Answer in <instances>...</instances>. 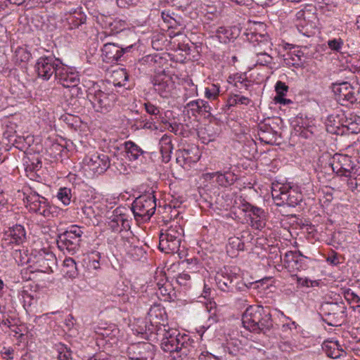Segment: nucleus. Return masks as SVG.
Segmentation results:
<instances>
[{
    "mask_svg": "<svg viewBox=\"0 0 360 360\" xmlns=\"http://www.w3.org/2000/svg\"><path fill=\"white\" fill-rule=\"evenodd\" d=\"M311 13L308 11H304V10H300L298 12H297L296 15H295V17H296V20H298V21H300V24H297V26H304V25L301 22L302 20H304V21H306L307 19L309 18V15H310Z\"/></svg>",
    "mask_w": 360,
    "mask_h": 360,
    "instance_id": "48",
    "label": "nucleus"
},
{
    "mask_svg": "<svg viewBox=\"0 0 360 360\" xmlns=\"http://www.w3.org/2000/svg\"><path fill=\"white\" fill-rule=\"evenodd\" d=\"M137 0H117V4L120 7H125L126 5L135 4Z\"/></svg>",
    "mask_w": 360,
    "mask_h": 360,
    "instance_id": "58",
    "label": "nucleus"
},
{
    "mask_svg": "<svg viewBox=\"0 0 360 360\" xmlns=\"http://www.w3.org/2000/svg\"><path fill=\"white\" fill-rule=\"evenodd\" d=\"M190 338L187 335H181L176 330H166L161 342L162 349L167 352H176L179 357L186 356L192 347Z\"/></svg>",
    "mask_w": 360,
    "mask_h": 360,
    "instance_id": "1",
    "label": "nucleus"
},
{
    "mask_svg": "<svg viewBox=\"0 0 360 360\" xmlns=\"http://www.w3.org/2000/svg\"><path fill=\"white\" fill-rule=\"evenodd\" d=\"M257 59L256 63L259 65H268L271 63L273 60V58L267 53V51L261 55L257 56Z\"/></svg>",
    "mask_w": 360,
    "mask_h": 360,
    "instance_id": "41",
    "label": "nucleus"
},
{
    "mask_svg": "<svg viewBox=\"0 0 360 360\" xmlns=\"http://www.w3.org/2000/svg\"><path fill=\"white\" fill-rule=\"evenodd\" d=\"M127 354L130 360H153L154 345L149 342H138L129 345Z\"/></svg>",
    "mask_w": 360,
    "mask_h": 360,
    "instance_id": "12",
    "label": "nucleus"
},
{
    "mask_svg": "<svg viewBox=\"0 0 360 360\" xmlns=\"http://www.w3.org/2000/svg\"><path fill=\"white\" fill-rule=\"evenodd\" d=\"M134 330H135L139 334H144L147 331V326L146 324L143 321H141V325L139 326V328H134Z\"/></svg>",
    "mask_w": 360,
    "mask_h": 360,
    "instance_id": "61",
    "label": "nucleus"
},
{
    "mask_svg": "<svg viewBox=\"0 0 360 360\" xmlns=\"http://www.w3.org/2000/svg\"><path fill=\"white\" fill-rule=\"evenodd\" d=\"M118 222H120L121 231L123 229L127 230L130 228L129 220L122 215L118 216Z\"/></svg>",
    "mask_w": 360,
    "mask_h": 360,
    "instance_id": "53",
    "label": "nucleus"
},
{
    "mask_svg": "<svg viewBox=\"0 0 360 360\" xmlns=\"http://www.w3.org/2000/svg\"><path fill=\"white\" fill-rule=\"evenodd\" d=\"M257 136L260 141L266 144L274 145L276 143L278 137L280 136L269 124H263L259 125Z\"/></svg>",
    "mask_w": 360,
    "mask_h": 360,
    "instance_id": "19",
    "label": "nucleus"
},
{
    "mask_svg": "<svg viewBox=\"0 0 360 360\" xmlns=\"http://www.w3.org/2000/svg\"><path fill=\"white\" fill-rule=\"evenodd\" d=\"M344 42L341 38L333 39L328 41V47L334 51L340 52Z\"/></svg>",
    "mask_w": 360,
    "mask_h": 360,
    "instance_id": "40",
    "label": "nucleus"
},
{
    "mask_svg": "<svg viewBox=\"0 0 360 360\" xmlns=\"http://www.w3.org/2000/svg\"><path fill=\"white\" fill-rule=\"evenodd\" d=\"M57 198L64 205H70L72 198L71 189L67 187L60 188L58 192Z\"/></svg>",
    "mask_w": 360,
    "mask_h": 360,
    "instance_id": "35",
    "label": "nucleus"
},
{
    "mask_svg": "<svg viewBox=\"0 0 360 360\" xmlns=\"http://www.w3.org/2000/svg\"><path fill=\"white\" fill-rule=\"evenodd\" d=\"M281 202H276L278 206L287 205L295 207L302 200L301 193L295 192L294 190H286L285 188H281Z\"/></svg>",
    "mask_w": 360,
    "mask_h": 360,
    "instance_id": "20",
    "label": "nucleus"
},
{
    "mask_svg": "<svg viewBox=\"0 0 360 360\" xmlns=\"http://www.w3.org/2000/svg\"><path fill=\"white\" fill-rule=\"evenodd\" d=\"M82 228L76 225L71 226L65 231L58 236L56 243L60 250L64 253L74 255L80 248Z\"/></svg>",
    "mask_w": 360,
    "mask_h": 360,
    "instance_id": "4",
    "label": "nucleus"
},
{
    "mask_svg": "<svg viewBox=\"0 0 360 360\" xmlns=\"http://www.w3.org/2000/svg\"><path fill=\"white\" fill-rule=\"evenodd\" d=\"M215 175L217 176V181L218 184L224 187L233 184L236 180L235 174L229 172L224 173L217 172Z\"/></svg>",
    "mask_w": 360,
    "mask_h": 360,
    "instance_id": "31",
    "label": "nucleus"
},
{
    "mask_svg": "<svg viewBox=\"0 0 360 360\" xmlns=\"http://www.w3.org/2000/svg\"><path fill=\"white\" fill-rule=\"evenodd\" d=\"M87 98L97 112H109L115 105L117 99L116 94L108 90L101 89L98 84H94L87 90Z\"/></svg>",
    "mask_w": 360,
    "mask_h": 360,
    "instance_id": "2",
    "label": "nucleus"
},
{
    "mask_svg": "<svg viewBox=\"0 0 360 360\" xmlns=\"http://www.w3.org/2000/svg\"><path fill=\"white\" fill-rule=\"evenodd\" d=\"M167 4L180 9H185L191 4V0H167Z\"/></svg>",
    "mask_w": 360,
    "mask_h": 360,
    "instance_id": "43",
    "label": "nucleus"
},
{
    "mask_svg": "<svg viewBox=\"0 0 360 360\" xmlns=\"http://www.w3.org/2000/svg\"><path fill=\"white\" fill-rule=\"evenodd\" d=\"M108 225L113 231H121L120 222H118V216H115L111 219Z\"/></svg>",
    "mask_w": 360,
    "mask_h": 360,
    "instance_id": "50",
    "label": "nucleus"
},
{
    "mask_svg": "<svg viewBox=\"0 0 360 360\" xmlns=\"http://www.w3.org/2000/svg\"><path fill=\"white\" fill-rule=\"evenodd\" d=\"M245 234L249 235L248 231H243L241 238L233 236L229 238L226 252L231 257H236L239 251L244 250L245 244L242 238L245 237Z\"/></svg>",
    "mask_w": 360,
    "mask_h": 360,
    "instance_id": "25",
    "label": "nucleus"
},
{
    "mask_svg": "<svg viewBox=\"0 0 360 360\" xmlns=\"http://www.w3.org/2000/svg\"><path fill=\"white\" fill-rule=\"evenodd\" d=\"M322 349L326 355L332 359H339L343 353L345 354L342 345L338 340H326L322 345Z\"/></svg>",
    "mask_w": 360,
    "mask_h": 360,
    "instance_id": "23",
    "label": "nucleus"
},
{
    "mask_svg": "<svg viewBox=\"0 0 360 360\" xmlns=\"http://www.w3.org/2000/svg\"><path fill=\"white\" fill-rule=\"evenodd\" d=\"M86 15L81 10H75L66 18L68 29L73 30L78 28L80 25L86 22Z\"/></svg>",
    "mask_w": 360,
    "mask_h": 360,
    "instance_id": "26",
    "label": "nucleus"
},
{
    "mask_svg": "<svg viewBox=\"0 0 360 360\" xmlns=\"http://www.w3.org/2000/svg\"><path fill=\"white\" fill-rule=\"evenodd\" d=\"M321 314L323 321L331 326H340L346 320L347 307L343 302H328L321 304Z\"/></svg>",
    "mask_w": 360,
    "mask_h": 360,
    "instance_id": "6",
    "label": "nucleus"
},
{
    "mask_svg": "<svg viewBox=\"0 0 360 360\" xmlns=\"http://www.w3.org/2000/svg\"><path fill=\"white\" fill-rule=\"evenodd\" d=\"M144 107L147 113L151 115H154L155 118H158V116L160 117V110L158 107L155 106L150 102L145 103Z\"/></svg>",
    "mask_w": 360,
    "mask_h": 360,
    "instance_id": "42",
    "label": "nucleus"
},
{
    "mask_svg": "<svg viewBox=\"0 0 360 360\" xmlns=\"http://www.w3.org/2000/svg\"><path fill=\"white\" fill-rule=\"evenodd\" d=\"M206 308L210 314L208 320L210 322V323L218 322L219 319V316L217 313V310L216 303L210 302L209 304L206 306Z\"/></svg>",
    "mask_w": 360,
    "mask_h": 360,
    "instance_id": "37",
    "label": "nucleus"
},
{
    "mask_svg": "<svg viewBox=\"0 0 360 360\" xmlns=\"http://www.w3.org/2000/svg\"><path fill=\"white\" fill-rule=\"evenodd\" d=\"M173 149V146H166V147H160V151L162 154V161L164 162H168L170 160V154Z\"/></svg>",
    "mask_w": 360,
    "mask_h": 360,
    "instance_id": "45",
    "label": "nucleus"
},
{
    "mask_svg": "<svg viewBox=\"0 0 360 360\" xmlns=\"http://www.w3.org/2000/svg\"><path fill=\"white\" fill-rule=\"evenodd\" d=\"M58 72H56L55 79H56L64 87L69 88L75 86L79 82L78 73L70 68L65 65L60 61Z\"/></svg>",
    "mask_w": 360,
    "mask_h": 360,
    "instance_id": "14",
    "label": "nucleus"
},
{
    "mask_svg": "<svg viewBox=\"0 0 360 360\" xmlns=\"http://www.w3.org/2000/svg\"><path fill=\"white\" fill-rule=\"evenodd\" d=\"M6 238L4 240L6 241L10 240V243H15L17 245L22 244L26 239V232L24 227L20 224H16L13 227H10L4 233Z\"/></svg>",
    "mask_w": 360,
    "mask_h": 360,
    "instance_id": "21",
    "label": "nucleus"
},
{
    "mask_svg": "<svg viewBox=\"0 0 360 360\" xmlns=\"http://www.w3.org/2000/svg\"><path fill=\"white\" fill-rule=\"evenodd\" d=\"M342 293L345 300L349 303L354 302L358 304L360 303V297H359L350 288L344 289Z\"/></svg>",
    "mask_w": 360,
    "mask_h": 360,
    "instance_id": "39",
    "label": "nucleus"
},
{
    "mask_svg": "<svg viewBox=\"0 0 360 360\" xmlns=\"http://www.w3.org/2000/svg\"><path fill=\"white\" fill-rule=\"evenodd\" d=\"M200 104H201L200 112H205L211 114L212 108L207 101L201 100Z\"/></svg>",
    "mask_w": 360,
    "mask_h": 360,
    "instance_id": "56",
    "label": "nucleus"
},
{
    "mask_svg": "<svg viewBox=\"0 0 360 360\" xmlns=\"http://www.w3.org/2000/svg\"><path fill=\"white\" fill-rule=\"evenodd\" d=\"M205 94L206 98L210 100H215L219 94V86L216 84H212L210 87L205 89Z\"/></svg>",
    "mask_w": 360,
    "mask_h": 360,
    "instance_id": "38",
    "label": "nucleus"
},
{
    "mask_svg": "<svg viewBox=\"0 0 360 360\" xmlns=\"http://www.w3.org/2000/svg\"><path fill=\"white\" fill-rule=\"evenodd\" d=\"M268 308H264L259 305L248 307L242 316V323L243 326L248 330L259 333V327L256 326V323L262 316V313L266 312Z\"/></svg>",
    "mask_w": 360,
    "mask_h": 360,
    "instance_id": "13",
    "label": "nucleus"
},
{
    "mask_svg": "<svg viewBox=\"0 0 360 360\" xmlns=\"http://www.w3.org/2000/svg\"><path fill=\"white\" fill-rule=\"evenodd\" d=\"M346 117L343 112H335L328 115L326 120L327 131L333 134L344 135V125Z\"/></svg>",
    "mask_w": 360,
    "mask_h": 360,
    "instance_id": "16",
    "label": "nucleus"
},
{
    "mask_svg": "<svg viewBox=\"0 0 360 360\" xmlns=\"http://www.w3.org/2000/svg\"><path fill=\"white\" fill-rule=\"evenodd\" d=\"M184 237L183 228L175 223L160 235L159 249L167 254L177 252Z\"/></svg>",
    "mask_w": 360,
    "mask_h": 360,
    "instance_id": "5",
    "label": "nucleus"
},
{
    "mask_svg": "<svg viewBox=\"0 0 360 360\" xmlns=\"http://www.w3.org/2000/svg\"><path fill=\"white\" fill-rule=\"evenodd\" d=\"M132 47L133 45L124 47L123 45L108 42L102 49L103 60L106 63L117 61L124 53L128 52Z\"/></svg>",
    "mask_w": 360,
    "mask_h": 360,
    "instance_id": "15",
    "label": "nucleus"
},
{
    "mask_svg": "<svg viewBox=\"0 0 360 360\" xmlns=\"http://www.w3.org/2000/svg\"><path fill=\"white\" fill-rule=\"evenodd\" d=\"M257 325L259 327V333H262L265 334L271 329L273 327V321L269 309L266 312L262 313L261 317L258 319L256 323V326Z\"/></svg>",
    "mask_w": 360,
    "mask_h": 360,
    "instance_id": "28",
    "label": "nucleus"
},
{
    "mask_svg": "<svg viewBox=\"0 0 360 360\" xmlns=\"http://www.w3.org/2000/svg\"><path fill=\"white\" fill-rule=\"evenodd\" d=\"M160 147L172 146V138L166 134L163 135L159 142Z\"/></svg>",
    "mask_w": 360,
    "mask_h": 360,
    "instance_id": "52",
    "label": "nucleus"
},
{
    "mask_svg": "<svg viewBox=\"0 0 360 360\" xmlns=\"http://www.w3.org/2000/svg\"><path fill=\"white\" fill-rule=\"evenodd\" d=\"M120 75L124 77L123 83H122L121 82H114V86H124L126 84L125 82L128 80V75L127 72L124 70H121Z\"/></svg>",
    "mask_w": 360,
    "mask_h": 360,
    "instance_id": "59",
    "label": "nucleus"
},
{
    "mask_svg": "<svg viewBox=\"0 0 360 360\" xmlns=\"http://www.w3.org/2000/svg\"><path fill=\"white\" fill-rule=\"evenodd\" d=\"M167 287H169V284L165 282L163 285L159 287L158 290L160 291V294L164 297H166L165 299L170 297L169 291Z\"/></svg>",
    "mask_w": 360,
    "mask_h": 360,
    "instance_id": "54",
    "label": "nucleus"
},
{
    "mask_svg": "<svg viewBox=\"0 0 360 360\" xmlns=\"http://www.w3.org/2000/svg\"><path fill=\"white\" fill-rule=\"evenodd\" d=\"M190 280H191V276L188 273H186V272L179 274L176 277L177 283L179 285H184V286H187Z\"/></svg>",
    "mask_w": 360,
    "mask_h": 360,
    "instance_id": "47",
    "label": "nucleus"
},
{
    "mask_svg": "<svg viewBox=\"0 0 360 360\" xmlns=\"http://www.w3.org/2000/svg\"><path fill=\"white\" fill-rule=\"evenodd\" d=\"M251 226L257 230H262L266 226L267 215L265 211L258 207L254 209L252 214H249Z\"/></svg>",
    "mask_w": 360,
    "mask_h": 360,
    "instance_id": "24",
    "label": "nucleus"
},
{
    "mask_svg": "<svg viewBox=\"0 0 360 360\" xmlns=\"http://www.w3.org/2000/svg\"><path fill=\"white\" fill-rule=\"evenodd\" d=\"M260 43L259 45H257V46H254V53H255L256 56L258 55H261L265 52H266L268 50H271V45L272 44L269 40L268 37H260Z\"/></svg>",
    "mask_w": 360,
    "mask_h": 360,
    "instance_id": "34",
    "label": "nucleus"
},
{
    "mask_svg": "<svg viewBox=\"0 0 360 360\" xmlns=\"http://www.w3.org/2000/svg\"><path fill=\"white\" fill-rule=\"evenodd\" d=\"M60 64V60L53 56H41L37 60L35 69L39 77L47 81L55 76Z\"/></svg>",
    "mask_w": 360,
    "mask_h": 360,
    "instance_id": "10",
    "label": "nucleus"
},
{
    "mask_svg": "<svg viewBox=\"0 0 360 360\" xmlns=\"http://www.w3.org/2000/svg\"><path fill=\"white\" fill-rule=\"evenodd\" d=\"M23 200L30 211L46 218L53 217L52 209H55V207L51 206L47 199L39 195L36 191H32Z\"/></svg>",
    "mask_w": 360,
    "mask_h": 360,
    "instance_id": "9",
    "label": "nucleus"
},
{
    "mask_svg": "<svg viewBox=\"0 0 360 360\" xmlns=\"http://www.w3.org/2000/svg\"><path fill=\"white\" fill-rule=\"evenodd\" d=\"M241 28L239 25H234L231 27H219L215 31L216 37L219 42L227 44L231 40L237 39L240 34Z\"/></svg>",
    "mask_w": 360,
    "mask_h": 360,
    "instance_id": "18",
    "label": "nucleus"
},
{
    "mask_svg": "<svg viewBox=\"0 0 360 360\" xmlns=\"http://www.w3.org/2000/svg\"><path fill=\"white\" fill-rule=\"evenodd\" d=\"M156 206L155 197L149 193L136 198L132 203L131 210L136 219L147 221L154 214Z\"/></svg>",
    "mask_w": 360,
    "mask_h": 360,
    "instance_id": "8",
    "label": "nucleus"
},
{
    "mask_svg": "<svg viewBox=\"0 0 360 360\" xmlns=\"http://www.w3.org/2000/svg\"><path fill=\"white\" fill-rule=\"evenodd\" d=\"M240 269L235 266H226L219 270L214 276L216 285L223 292H234L240 289L238 287Z\"/></svg>",
    "mask_w": 360,
    "mask_h": 360,
    "instance_id": "7",
    "label": "nucleus"
},
{
    "mask_svg": "<svg viewBox=\"0 0 360 360\" xmlns=\"http://www.w3.org/2000/svg\"><path fill=\"white\" fill-rule=\"evenodd\" d=\"M237 101H238V104L245 105H248L250 102V100L248 97L243 96H240V95H238Z\"/></svg>",
    "mask_w": 360,
    "mask_h": 360,
    "instance_id": "62",
    "label": "nucleus"
},
{
    "mask_svg": "<svg viewBox=\"0 0 360 360\" xmlns=\"http://www.w3.org/2000/svg\"><path fill=\"white\" fill-rule=\"evenodd\" d=\"M201 100H195L189 102L187 105L191 108L192 110H195L196 112H200V102Z\"/></svg>",
    "mask_w": 360,
    "mask_h": 360,
    "instance_id": "55",
    "label": "nucleus"
},
{
    "mask_svg": "<svg viewBox=\"0 0 360 360\" xmlns=\"http://www.w3.org/2000/svg\"><path fill=\"white\" fill-rule=\"evenodd\" d=\"M277 96H285L288 90V86L283 82L278 81L275 86Z\"/></svg>",
    "mask_w": 360,
    "mask_h": 360,
    "instance_id": "46",
    "label": "nucleus"
},
{
    "mask_svg": "<svg viewBox=\"0 0 360 360\" xmlns=\"http://www.w3.org/2000/svg\"><path fill=\"white\" fill-rule=\"evenodd\" d=\"M63 119L71 127H75L77 126V117L72 116V115L63 116Z\"/></svg>",
    "mask_w": 360,
    "mask_h": 360,
    "instance_id": "51",
    "label": "nucleus"
},
{
    "mask_svg": "<svg viewBox=\"0 0 360 360\" xmlns=\"http://www.w3.org/2000/svg\"><path fill=\"white\" fill-rule=\"evenodd\" d=\"M360 133V117H346L344 125V135L357 134Z\"/></svg>",
    "mask_w": 360,
    "mask_h": 360,
    "instance_id": "27",
    "label": "nucleus"
},
{
    "mask_svg": "<svg viewBox=\"0 0 360 360\" xmlns=\"http://www.w3.org/2000/svg\"><path fill=\"white\" fill-rule=\"evenodd\" d=\"M148 316L152 325H164L167 320L165 309L160 304L153 305L148 312Z\"/></svg>",
    "mask_w": 360,
    "mask_h": 360,
    "instance_id": "22",
    "label": "nucleus"
},
{
    "mask_svg": "<svg viewBox=\"0 0 360 360\" xmlns=\"http://www.w3.org/2000/svg\"><path fill=\"white\" fill-rule=\"evenodd\" d=\"M238 94H234L233 96H230L228 100V103L230 106H233L238 105Z\"/></svg>",
    "mask_w": 360,
    "mask_h": 360,
    "instance_id": "64",
    "label": "nucleus"
},
{
    "mask_svg": "<svg viewBox=\"0 0 360 360\" xmlns=\"http://www.w3.org/2000/svg\"><path fill=\"white\" fill-rule=\"evenodd\" d=\"M258 207L255 206L249 202H245L242 205V210L246 213L252 214L254 209H257Z\"/></svg>",
    "mask_w": 360,
    "mask_h": 360,
    "instance_id": "57",
    "label": "nucleus"
},
{
    "mask_svg": "<svg viewBox=\"0 0 360 360\" xmlns=\"http://www.w3.org/2000/svg\"><path fill=\"white\" fill-rule=\"evenodd\" d=\"M260 37H267L265 34H258L255 32L247 33L248 39L253 44V46H257L260 43Z\"/></svg>",
    "mask_w": 360,
    "mask_h": 360,
    "instance_id": "44",
    "label": "nucleus"
},
{
    "mask_svg": "<svg viewBox=\"0 0 360 360\" xmlns=\"http://www.w3.org/2000/svg\"><path fill=\"white\" fill-rule=\"evenodd\" d=\"M63 272L68 278H75L77 275V269L75 261L71 258H65L63 262Z\"/></svg>",
    "mask_w": 360,
    "mask_h": 360,
    "instance_id": "32",
    "label": "nucleus"
},
{
    "mask_svg": "<svg viewBox=\"0 0 360 360\" xmlns=\"http://www.w3.org/2000/svg\"><path fill=\"white\" fill-rule=\"evenodd\" d=\"M336 101L342 105L360 103V84L347 82H335L331 86Z\"/></svg>",
    "mask_w": 360,
    "mask_h": 360,
    "instance_id": "3",
    "label": "nucleus"
},
{
    "mask_svg": "<svg viewBox=\"0 0 360 360\" xmlns=\"http://www.w3.org/2000/svg\"><path fill=\"white\" fill-rule=\"evenodd\" d=\"M136 240V239L132 236L124 242V248L127 254L135 258L143 254L142 248L134 244Z\"/></svg>",
    "mask_w": 360,
    "mask_h": 360,
    "instance_id": "29",
    "label": "nucleus"
},
{
    "mask_svg": "<svg viewBox=\"0 0 360 360\" xmlns=\"http://www.w3.org/2000/svg\"><path fill=\"white\" fill-rule=\"evenodd\" d=\"M87 165L94 172L102 174L109 168V157L104 153H96L89 158Z\"/></svg>",
    "mask_w": 360,
    "mask_h": 360,
    "instance_id": "17",
    "label": "nucleus"
},
{
    "mask_svg": "<svg viewBox=\"0 0 360 360\" xmlns=\"http://www.w3.org/2000/svg\"><path fill=\"white\" fill-rule=\"evenodd\" d=\"M124 146L129 160H136L140 155L143 154V150L132 141L125 142Z\"/></svg>",
    "mask_w": 360,
    "mask_h": 360,
    "instance_id": "30",
    "label": "nucleus"
},
{
    "mask_svg": "<svg viewBox=\"0 0 360 360\" xmlns=\"http://www.w3.org/2000/svg\"><path fill=\"white\" fill-rule=\"evenodd\" d=\"M176 163L182 167H185L187 165L190 166L191 162H195V160H192L190 156V150L184 149L178 151L176 158Z\"/></svg>",
    "mask_w": 360,
    "mask_h": 360,
    "instance_id": "33",
    "label": "nucleus"
},
{
    "mask_svg": "<svg viewBox=\"0 0 360 360\" xmlns=\"http://www.w3.org/2000/svg\"><path fill=\"white\" fill-rule=\"evenodd\" d=\"M330 165L333 171L340 176L356 174V165L349 155L336 153L332 158Z\"/></svg>",
    "mask_w": 360,
    "mask_h": 360,
    "instance_id": "11",
    "label": "nucleus"
},
{
    "mask_svg": "<svg viewBox=\"0 0 360 360\" xmlns=\"http://www.w3.org/2000/svg\"><path fill=\"white\" fill-rule=\"evenodd\" d=\"M284 96H276L275 97V101L277 103H282V104H288L291 103L292 101L290 99H287L283 98Z\"/></svg>",
    "mask_w": 360,
    "mask_h": 360,
    "instance_id": "63",
    "label": "nucleus"
},
{
    "mask_svg": "<svg viewBox=\"0 0 360 360\" xmlns=\"http://www.w3.org/2000/svg\"><path fill=\"white\" fill-rule=\"evenodd\" d=\"M302 257L303 256L300 251H290L285 254V257L288 258V262H294L296 265H298L297 266H296L297 269L302 268Z\"/></svg>",
    "mask_w": 360,
    "mask_h": 360,
    "instance_id": "36",
    "label": "nucleus"
},
{
    "mask_svg": "<svg viewBox=\"0 0 360 360\" xmlns=\"http://www.w3.org/2000/svg\"><path fill=\"white\" fill-rule=\"evenodd\" d=\"M75 319L72 314H69L66 319H65V323L68 329H71L75 323H74Z\"/></svg>",
    "mask_w": 360,
    "mask_h": 360,
    "instance_id": "60",
    "label": "nucleus"
},
{
    "mask_svg": "<svg viewBox=\"0 0 360 360\" xmlns=\"http://www.w3.org/2000/svg\"><path fill=\"white\" fill-rule=\"evenodd\" d=\"M65 350L60 351L58 354V360H72V352L67 347L64 348Z\"/></svg>",
    "mask_w": 360,
    "mask_h": 360,
    "instance_id": "49",
    "label": "nucleus"
}]
</instances>
